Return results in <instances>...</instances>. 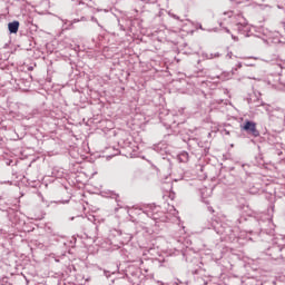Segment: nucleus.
<instances>
[{"label": "nucleus", "instance_id": "f257e3e1", "mask_svg": "<svg viewBox=\"0 0 285 285\" xmlns=\"http://www.w3.org/2000/svg\"><path fill=\"white\" fill-rule=\"evenodd\" d=\"M243 128L253 137H259V130H257V125L254 121L247 120Z\"/></svg>", "mask_w": 285, "mask_h": 285}, {"label": "nucleus", "instance_id": "f03ea898", "mask_svg": "<svg viewBox=\"0 0 285 285\" xmlns=\"http://www.w3.org/2000/svg\"><path fill=\"white\" fill-rule=\"evenodd\" d=\"M8 30L10 35H17L19 32V21L9 22Z\"/></svg>", "mask_w": 285, "mask_h": 285}, {"label": "nucleus", "instance_id": "7ed1b4c3", "mask_svg": "<svg viewBox=\"0 0 285 285\" xmlns=\"http://www.w3.org/2000/svg\"><path fill=\"white\" fill-rule=\"evenodd\" d=\"M236 28L240 35H246L248 30H250V27H248V23H237Z\"/></svg>", "mask_w": 285, "mask_h": 285}, {"label": "nucleus", "instance_id": "20e7f679", "mask_svg": "<svg viewBox=\"0 0 285 285\" xmlns=\"http://www.w3.org/2000/svg\"><path fill=\"white\" fill-rule=\"evenodd\" d=\"M207 228H213L217 233V235H224V229L219 227V223H217V220H214L212 223V226H208Z\"/></svg>", "mask_w": 285, "mask_h": 285}, {"label": "nucleus", "instance_id": "39448f33", "mask_svg": "<svg viewBox=\"0 0 285 285\" xmlns=\"http://www.w3.org/2000/svg\"><path fill=\"white\" fill-rule=\"evenodd\" d=\"M188 151H183L178 155V161H180V164H186L188 161Z\"/></svg>", "mask_w": 285, "mask_h": 285}, {"label": "nucleus", "instance_id": "423d86ee", "mask_svg": "<svg viewBox=\"0 0 285 285\" xmlns=\"http://www.w3.org/2000/svg\"><path fill=\"white\" fill-rule=\"evenodd\" d=\"M219 57H220L219 52L210 53L209 56H207L208 59H217Z\"/></svg>", "mask_w": 285, "mask_h": 285}, {"label": "nucleus", "instance_id": "0eeeda50", "mask_svg": "<svg viewBox=\"0 0 285 285\" xmlns=\"http://www.w3.org/2000/svg\"><path fill=\"white\" fill-rule=\"evenodd\" d=\"M148 217H151L153 219H157V216L153 215V212L147 213Z\"/></svg>", "mask_w": 285, "mask_h": 285}, {"label": "nucleus", "instance_id": "6e6552de", "mask_svg": "<svg viewBox=\"0 0 285 285\" xmlns=\"http://www.w3.org/2000/svg\"><path fill=\"white\" fill-rule=\"evenodd\" d=\"M170 17H173V19H176L177 21H179V17L175 13H171Z\"/></svg>", "mask_w": 285, "mask_h": 285}, {"label": "nucleus", "instance_id": "1a4fd4ad", "mask_svg": "<svg viewBox=\"0 0 285 285\" xmlns=\"http://www.w3.org/2000/svg\"><path fill=\"white\" fill-rule=\"evenodd\" d=\"M91 21H94V23H99V21L95 17H91Z\"/></svg>", "mask_w": 285, "mask_h": 285}, {"label": "nucleus", "instance_id": "9d476101", "mask_svg": "<svg viewBox=\"0 0 285 285\" xmlns=\"http://www.w3.org/2000/svg\"><path fill=\"white\" fill-rule=\"evenodd\" d=\"M228 59H233V52L227 53Z\"/></svg>", "mask_w": 285, "mask_h": 285}, {"label": "nucleus", "instance_id": "9b49d317", "mask_svg": "<svg viewBox=\"0 0 285 285\" xmlns=\"http://www.w3.org/2000/svg\"><path fill=\"white\" fill-rule=\"evenodd\" d=\"M237 68H242V62H238V63H237Z\"/></svg>", "mask_w": 285, "mask_h": 285}, {"label": "nucleus", "instance_id": "f8f14e48", "mask_svg": "<svg viewBox=\"0 0 285 285\" xmlns=\"http://www.w3.org/2000/svg\"><path fill=\"white\" fill-rule=\"evenodd\" d=\"M198 28H199L200 30H203L202 24H198Z\"/></svg>", "mask_w": 285, "mask_h": 285}, {"label": "nucleus", "instance_id": "ddd939ff", "mask_svg": "<svg viewBox=\"0 0 285 285\" xmlns=\"http://www.w3.org/2000/svg\"><path fill=\"white\" fill-rule=\"evenodd\" d=\"M158 284H159V285H164V283H161V282H158Z\"/></svg>", "mask_w": 285, "mask_h": 285}]
</instances>
